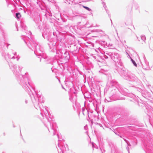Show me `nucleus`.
I'll return each instance as SVG.
<instances>
[{"label":"nucleus","instance_id":"1","mask_svg":"<svg viewBox=\"0 0 153 153\" xmlns=\"http://www.w3.org/2000/svg\"><path fill=\"white\" fill-rule=\"evenodd\" d=\"M16 17L19 19L21 16V15L19 13H17L16 14Z\"/></svg>","mask_w":153,"mask_h":153},{"label":"nucleus","instance_id":"4","mask_svg":"<svg viewBox=\"0 0 153 153\" xmlns=\"http://www.w3.org/2000/svg\"><path fill=\"white\" fill-rule=\"evenodd\" d=\"M86 8H87V10H89V9L88 8V7H86Z\"/></svg>","mask_w":153,"mask_h":153},{"label":"nucleus","instance_id":"5","mask_svg":"<svg viewBox=\"0 0 153 153\" xmlns=\"http://www.w3.org/2000/svg\"><path fill=\"white\" fill-rule=\"evenodd\" d=\"M84 7L86 9V7Z\"/></svg>","mask_w":153,"mask_h":153},{"label":"nucleus","instance_id":"2","mask_svg":"<svg viewBox=\"0 0 153 153\" xmlns=\"http://www.w3.org/2000/svg\"><path fill=\"white\" fill-rule=\"evenodd\" d=\"M132 62H133V63L134 64V65L135 66H137V64L135 62L133 61L132 59Z\"/></svg>","mask_w":153,"mask_h":153},{"label":"nucleus","instance_id":"3","mask_svg":"<svg viewBox=\"0 0 153 153\" xmlns=\"http://www.w3.org/2000/svg\"><path fill=\"white\" fill-rule=\"evenodd\" d=\"M66 57H67V59H68L69 58V56L68 54L67 55V56H66Z\"/></svg>","mask_w":153,"mask_h":153}]
</instances>
